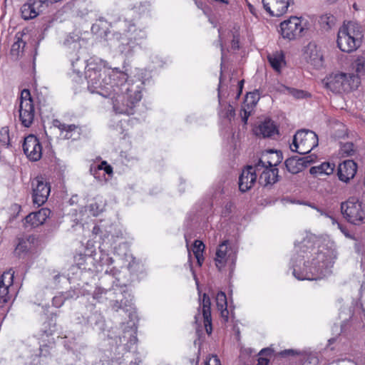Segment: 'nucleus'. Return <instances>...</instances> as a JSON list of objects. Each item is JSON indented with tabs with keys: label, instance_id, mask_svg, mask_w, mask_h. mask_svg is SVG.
<instances>
[{
	"label": "nucleus",
	"instance_id": "1",
	"mask_svg": "<svg viewBox=\"0 0 365 365\" xmlns=\"http://www.w3.org/2000/svg\"><path fill=\"white\" fill-rule=\"evenodd\" d=\"M81 41L83 39L78 34L71 33L67 35L63 41L73 71L79 73L82 69H85L88 91L91 93H97L104 98H110L113 102L115 91H118V76H113V68H107L106 62L101 59L98 61L91 59L86 65V61L81 60L80 55Z\"/></svg>",
	"mask_w": 365,
	"mask_h": 365
},
{
	"label": "nucleus",
	"instance_id": "2",
	"mask_svg": "<svg viewBox=\"0 0 365 365\" xmlns=\"http://www.w3.org/2000/svg\"><path fill=\"white\" fill-rule=\"evenodd\" d=\"M335 255L334 250L319 240L304 238L295 245L291 258L292 274L299 280H318L329 276Z\"/></svg>",
	"mask_w": 365,
	"mask_h": 365
},
{
	"label": "nucleus",
	"instance_id": "3",
	"mask_svg": "<svg viewBox=\"0 0 365 365\" xmlns=\"http://www.w3.org/2000/svg\"><path fill=\"white\" fill-rule=\"evenodd\" d=\"M118 271L112 268L110 271L106 270L104 275L101 277L103 282L106 280H110L112 287L109 288L98 287L96 288L93 298L98 302H102L103 299H109L112 302V309L118 312L123 309L128 313V317L131 318L135 313V308L133 305V296L128 291L125 284L119 285L115 284V275Z\"/></svg>",
	"mask_w": 365,
	"mask_h": 365
},
{
	"label": "nucleus",
	"instance_id": "4",
	"mask_svg": "<svg viewBox=\"0 0 365 365\" xmlns=\"http://www.w3.org/2000/svg\"><path fill=\"white\" fill-rule=\"evenodd\" d=\"M118 76V91H115V97L112 105L115 113L131 115L133 108L142 98L143 81L140 78L128 81V75L118 68L113 69V76Z\"/></svg>",
	"mask_w": 365,
	"mask_h": 365
},
{
	"label": "nucleus",
	"instance_id": "5",
	"mask_svg": "<svg viewBox=\"0 0 365 365\" xmlns=\"http://www.w3.org/2000/svg\"><path fill=\"white\" fill-rule=\"evenodd\" d=\"M341 212L344 218L351 224L359 225L365 223V202L356 197H349L341 202Z\"/></svg>",
	"mask_w": 365,
	"mask_h": 365
},
{
	"label": "nucleus",
	"instance_id": "6",
	"mask_svg": "<svg viewBox=\"0 0 365 365\" xmlns=\"http://www.w3.org/2000/svg\"><path fill=\"white\" fill-rule=\"evenodd\" d=\"M360 38V32L355 31V24L349 22L347 25L343 26L338 32L337 46L343 52H351L359 46Z\"/></svg>",
	"mask_w": 365,
	"mask_h": 365
},
{
	"label": "nucleus",
	"instance_id": "7",
	"mask_svg": "<svg viewBox=\"0 0 365 365\" xmlns=\"http://www.w3.org/2000/svg\"><path fill=\"white\" fill-rule=\"evenodd\" d=\"M318 136L314 132L302 129L298 130L293 136L290 148L293 152L305 155L310 153L318 145Z\"/></svg>",
	"mask_w": 365,
	"mask_h": 365
},
{
	"label": "nucleus",
	"instance_id": "8",
	"mask_svg": "<svg viewBox=\"0 0 365 365\" xmlns=\"http://www.w3.org/2000/svg\"><path fill=\"white\" fill-rule=\"evenodd\" d=\"M19 101V120L23 126L29 128L34 123L36 112L34 100L29 89L24 88L21 91Z\"/></svg>",
	"mask_w": 365,
	"mask_h": 365
},
{
	"label": "nucleus",
	"instance_id": "9",
	"mask_svg": "<svg viewBox=\"0 0 365 365\" xmlns=\"http://www.w3.org/2000/svg\"><path fill=\"white\" fill-rule=\"evenodd\" d=\"M111 46L116 47L121 53L125 56L132 55L134 48L140 43L133 40V37L122 34L119 32H113L111 37L107 38Z\"/></svg>",
	"mask_w": 365,
	"mask_h": 365
},
{
	"label": "nucleus",
	"instance_id": "10",
	"mask_svg": "<svg viewBox=\"0 0 365 365\" xmlns=\"http://www.w3.org/2000/svg\"><path fill=\"white\" fill-rule=\"evenodd\" d=\"M31 186L34 203L38 206L42 205L46 202L50 194V184L42 176H38L32 181Z\"/></svg>",
	"mask_w": 365,
	"mask_h": 365
},
{
	"label": "nucleus",
	"instance_id": "11",
	"mask_svg": "<svg viewBox=\"0 0 365 365\" xmlns=\"http://www.w3.org/2000/svg\"><path fill=\"white\" fill-rule=\"evenodd\" d=\"M280 30L283 38L293 40L301 36L304 27L300 18L291 16L280 24Z\"/></svg>",
	"mask_w": 365,
	"mask_h": 365
},
{
	"label": "nucleus",
	"instance_id": "12",
	"mask_svg": "<svg viewBox=\"0 0 365 365\" xmlns=\"http://www.w3.org/2000/svg\"><path fill=\"white\" fill-rule=\"evenodd\" d=\"M200 306L198 312L195 316V322L198 324L199 319L200 317V311L202 312L204 326L205 331L208 335H210L212 331V317H211V301L210 298L206 293H204L202 298L199 297Z\"/></svg>",
	"mask_w": 365,
	"mask_h": 365
},
{
	"label": "nucleus",
	"instance_id": "13",
	"mask_svg": "<svg viewBox=\"0 0 365 365\" xmlns=\"http://www.w3.org/2000/svg\"><path fill=\"white\" fill-rule=\"evenodd\" d=\"M23 150L27 158L31 161H38L42 156V146L37 137L33 134L24 138Z\"/></svg>",
	"mask_w": 365,
	"mask_h": 365
},
{
	"label": "nucleus",
	"instance_id": "14",
	"mask_svg": "<svg viewBox=\"0 0 365 365\" xmlns=\"http://www.w3.org/2000/svg\"><path fill=\"white\" fill-rule=\"evenodd\" d=\"M315 159L316 155H314L304 157L294 155L285 160L284 165L288 172L292 174H297L313 163Z\"/></svg>",
	"mask_w": 365,
	"mask_h": 365
},
{
	"label": "nucleus",
	"instance_id": "15",
	"mask_svg": "<svg viewBox=\"0 0 365 365\" xmlns=\"http://www.w3.org/2000/svg\"><path fill=\"white\" fill-rule=\"evenodd\" d=\"M36 239L34 235H29L17 239L14 255L19 259L28 257L35 250Z\"/></svg>",
	"mask_w": 365,
	"mask_h": 365
},
{
	"label": "nucleus",
	"instance_id": "16",
	"mask_svg": "<svg viewBox=\"0 0 365 365\" xmlns=\"http://www.w3.org/2000/svg\"><path fill=\"white\" fill-rule=\"evenodd\" d=\"M263 8L270 16H283L293 0H262Z\"/></svg>",
	"mask_w": 365,
	"mask_h": 365
},
{
	"label": "nucleus",
	"instance_id": "17",
	"mask_svg": "<svg viewBox=\"0 0 365 365\" xmlns=\"http://www.w3.org/2000/svg\"><path fill=\"white\" fill-rule=\"evenodd\" d=\"M14 277V271L13 269H9L8 271L4 272L0 278V307L7 303L11 296L9 294V289L13 286Z\"/></svg>",
	"mask_w": 365,
	"mask_h": 365
},
{
	"label": "nucleus",
	"instance_id": "18",
	"mask_svg": "<svg viewBox=\"0 0 365 365\" xmlns=\"http://www.w3.org/2000/svg\"><path fill=\"white\" fill-rule=\"evenodd\" d=\"M137 328L133 322H130L123 328V334L118 336L119 346H123V349L129 352L132 345L137 343Z\"/></svg>",
	"mask_w": 365,
	"mask_h": 365
},
{
	"label": "nucleus",
	"instance_id": "19",
	"mask_svg": "<svg viewBox=\"0 0 365 365\" xmlns=\"http://www.w3.org/2000/svg\"><path fill=\"white\" fill-rule=\"evenodd\" d=\"M257 178L256 170L253 168V165H247L242 170L239 177V190L242 192H245L250 190L255 184Z\"/></svg>",
	"mask_w": 365,
	"mask_h": 365
},
{
	"label": "nucleus",
	"instance_id": "20",
	"mask_svg": "<svg viewBox=\"0 0 365 365\" xmlns=\"http://www.w3.org/2000/svg\"><path fill=\"white\" fill-rule=\"evenodd\" d=\"M356 170V163L352 160H346L339 165L337 175L341 181L348 182L355 176Z\"/></svg>",
	"mask_w": 365,
	"mask_h": 365
},
{
	"label": "nucleus",
	"instance_id": "21",
	"mask_svg": "<svg viewBox=\"0 0 365 365\" xmlns=\"http://www.w3.org/2000/svg\"><path fill=\"white\" fill-rule=\"evenodd\" d=\"M51 213V210L48 208H41L37 212L29 214L24 218V224L26 226L30 225L31 227H36L44 223L46 219Z\"/></svg>",
	"mask_w": 365,
	"mask_h": 365
},
{
	"label": "nucleus",
	"instance_id": "22",
	"mask_svg": "<svg viewBox=\"0 0 365 365\" xmlns=\"http://www.w3.org/2000/svg\"><path fill=\"white\" fill-rule=\"evenodd\" d=\"M78 322L83 324H90L93 328L100 331L104 330L105 320L102 314L97 311L92 312L90 315L82 314L81 318L78 317Z\"/></svg>",
	"mask_w": 365,
	"mask_h": 365
},
{
	"label": "nucleus",
	"instance_id": "23",
	"mask_svg": "<svg viewBox=\"0 0 365 365\" xmlns=\"http://www.w3.org/2000/svg\"><path fill=\"white\" fill-rule=\"evenodd\" d=\"M278 168H264L259 175L258 182L263 187L272 186L279 181Z\"/></svg>",
	"mask_w": 365,
	"mask_h": 365
},
{
	"label": "nucleus",
	"instance_id": "24",
	"mask_svg": "<svg viewBox=\"0 0 365 365\" xmlns=\"http://www.w3.org/2000/svg\"><path fill=\"white\" fill-rule=\"evenodd\" d=\"M229 241H223L218 247L216 251V257L215 258L216 266L220 269L225 265L226 261L235 254L232 250L228 247Z\"/></svg>",
	"mask_w": 365,
	"mask_h": 365
},
{
	"label": "nucleus",
	"instance_id": "25",
	"mask_svg": "<svg viewBox=\"0 0 365 365\" xmlns=\"http://www.w3.org/2000/svg\"><path fill=\"white\" fill-rule=\"evenodd\" d=\"M341 93H349L356 89L360 84L358 76L353 73H342Z\"/></svg>",
	"mask_w": 365,
	"mask_h": 365
},
{
	"label": "nucleus",
	"instance_id": "26",
	"mask_svg": "<svg viewBox=\"0 0 365 365\" xmlns=\"http://www.w3.org/2000/svg\"><path fill=\"white\" fill-rule=\"evenodd\" d=\"M279 134L277 126L271 119H265L258 127L257 135L263 138H272L274 135Z\"/></svg>",
	"mask_w": 365,
	"mask_h": 365
},
{
	"label": "nucleus",
	"instance_id": "27",
	"mask_svg": "<svg viewBox=\"0 0 365 365\" xmlns=\"http://www.w3.org/2000/svg\"><path fill=\"white\" fill-rule=\"evenodd\" d=\"M342 73L332 74L327 78L326 87L333 93H341Z\"/></svg>",
	"mask_w": 365,
	"mask_h": 365
},
{
	"label": "nucleus",
	"instance_id": "28",
	"mask_svg": "<svg viewBox=\"0 0 365 365\" xmlns=\"http://www.w3.org/2000/svg\"><path fill=\"white\" fill-rule=\"evenodd\" d=\"M125 26L127 27L125 31L129 33V36L133 37V40L135 42H139L142 39H145L147 37L146 32L143 29H136L135 25L130 21H124Z\"/></svg>",
	"mask_w": 365,
	"mask_h": 365
},
{
	"label": "nucleus",
	"instance_id": "29",
	"mask_svg": "<svg viewBox=\"0 0 365 365\" xmlns=\"http://www.w3.org/2000/svg\"><path fill=\"white\" fill-rule=\"evenodd\" d=\"M335 165L327 162L322 163L318 166H313L309 169V173L314 176L317 175H331L334 170Z\"/></svg>",
	"mask_w": 365,
	"mask_h": 365
},
{
	"label": "nucleus",
	"instance_id": "30",
	"mask_svg": "<svg viewBox=\"0 0 365 365\" xmlns=\"http://www.w3.org/2000/svg\"><path fill=\"white\" fill-rule=\"evenodd\" d=\"M307 53L309 55V61L314 66H320L322 64L323 56L318 52L315 45L309 43Z\"/></svg>",
	"mask_w": 365,
	"mask_h": 365
},
{
	"label": "nucleus",
	"instance_id": "31",
	"mask_svg": "<svg viewBox=\"0 0 365 365\" xmlns=\"http://www.w3.org/2000/svg\"><path fill=\"white\" fill-rule=\"evenodd\" d=\"M267 59L272 68L278 73L281 71L282 65L285 64L284 56L282 52L269 54Z\"/></svg>",
	"mask_w": 365,
	"mask_h": 365
},
{
	"label": "nucleus",
	"instance_id": "32",
	"mask_svg": "<svg viewBox=\"0 0 365 365\" xmlns=\"http://www.w3.org/2000/svg\"><path fill=\"white\" fill-rule=\"evenodd\" d=\"M216 303L218 309L221 311V315L222 317H225V320H228V310H227V297L225 292H219L216 296Z\"/></svg>",
	"mask_w": 365,
	"mask_h": 365
},
{
	"label": "nucleus",
	"instance_id": "33",
	"mask_svg": "<svg viewBox=\"0 0 365 365\" xmlns=\"http://www.w3.org/2000/svg\"><path fill=\"white\" fill-rule=\"evenodd\" d=\"M23 34L17 33L15 35L16 41L12 44L10 51L11 55L18 58L21 53H23L24 48L26 46V42L21 38Z\"/></svg>",
	"mask_w": 365,
	"mask_h": 365
},
{
	"label": "nucleus",
	"instance_id": "34",
	"mask_svg": "<svg viewBox=\"0 0 365 365\" xmlns=\"http://www.w3.org/2000/svg\"><path fill=\"white\" fill-rule=\"evenodd\" d=\"M21 17L24 20H31L39 15L34 7L28 1L21 8Z\"/></svg>",
	"mask_w": 365,
	"mask_h": 365
},
{
	"label": "nucleus",
	"instance_id": "35",
	"mask_svg": "<svg viewBox=\"0 0 365 365\" xmlns=\"http://www.w3.org/2000/svg\"><path fill=\"white\" fill-rule=\"evenodd\" d=\"M68 353L71 351L76 356V359L80 360L81 356L85 354L86 345L83 342L73 341L68 346Z\"/></svg>",
	"mask_w": 365,
	"mask_h": 365
},
{
	"label": "nucleus",
	"instance_id": "36",
	"mask_svg": "<svg viewBox=\"0 0 365 365\" xmlns=\"http://www.w3.org/2000/svg\"><path fill=\"white\" fill-rule=\"evenodd\" d=\"M205 247V246L202 241L197 240L194 242L192 251L199 267H201L204 262L203 251Z\"/></svg>",
	"mask_w": 365,
	"mask_h": 365
},
{
	"label": "nucleus",
	"instance_id": "37",
	"mask_svg": "<svg viewBox=\"0 0 365 365\" xmlns=\"http://www.w3.org/2000/svg\"><path fill=\"white\" fill-rule=\"evenodd\" d=\"M283 160V154L281 150H271L267 160L269 168H275Z\"/></svg>",
	"mask_w": 365,
	"mask_h": 365
},
{
	"label": "nucleus",
	"instance_id": "38",
	"mask_svg": "<svg viewBox=\"0 0 365 365\" xmlns=\"http://www.w3.org/2000/svg\"><path fill=\"white\" fill-rule=\"evenodd\" d=\"M356 153L355 145L351 142L341 143L339 154L341 157L346 158L352 156Z\"/></svg>",
	"mask_w": 365,
	"mask_h": 365
},
{
	"label": "nucleus",
	"instance_id": "39",
	"mask_svg": "<svg viewBox=\"0 0 365 365\" xmlns=\"http://www.w3.org/2000/svg\"><path fill=\"white\" fill-rule=\"evenodd\" d=\"M259 100V95L258 91L251 92L247 94L245 107L247 106L248 108H252L257 103Z\"/></svg>",
	"mask_w": 365,
	"mask_h": 365
},
{
	"label": "nucleus",
	"instance_id": "40",
	"mask_svg": "<svg viewBox=\"0 0 365 365\" xmlns=\"http://www.w3.org/2000/svg\"><path fill=\"white\" fill-rule=\"evenodd\" d=\"M336 23V18L331 14H326L320 17V24L323 27L331 28Z\"/></svg>",
	"mask_w": 365,
	"mask_h": 365
},
{
	"label": "nucleus",
	"instance_id": "41",
	"mask_svg": "<svg viewBox=\"0 0 365 365\" xmlns=\"http://www.w3.org/2000/svg\"><path fill=\"white\" fill-rule=\"evenodd\" d=\"M56 323H52V319L49 322H44L41 329L42 332L41 336L46 335L48 336L52 335L56 329Z\"/></svg>",
	"mask_w": 365,
	"mask_h": 365
},
{
	"label": "nucleus",
	"instance_id": "42",
	"mask_svg": "<svg viewBox=\"0 0 365 365\" xmlns=\"http://www.w3.org/2000/svg\"><path fill=\"white\" fill-rule=\"evenodd\" d=\"M220 115L225 118H227L230 120L232 118H233L235 115V110L232 105L228 104L224 110L220 111Z\"/></svg>",
	"mask_w": 365,
	"mask_h": 365
},
{
	"label": "nucleus",
	"instance_id": "43",
	"mask_svg": "<svg viewBox=\"0 0 365 365\" xmlns=\"http://www.w3.org/2000/svg\"><path fill=\"white\" fill-rule=\"evenodd\" d=\"M309 205L315 209L318 212L320 213L321 215H324L327 217H329L331 220V222L333 225H335V222H336V220L331 215V212H329V211H327L326 210H324L321 207H317L316 205H314V204H311L309 203Z\"/></svg>",
	"mask_w": 365,
	"mask_h": 365
},
{
	"label": "nucleus",
	"instance_id": "44",
	"mask_svg": "<svg viewBox=\"0 0 365 365\" xmlns=\"http://www.w3.org/2000/svg\"><path fill=\"white\" fill-rule=\"evenodd\" d=\"M0 143L4 145L9 144V128L7 127H4L0 130Z\"/></svg>",
	"mask_w": 365,
	"mask_h": 365
},
{
	"label": "nucleus",
	"instance_id": "45",
	"mask_svg": "<svg viewBox=\"0 0 365 365\" xmlns=\"http://www.w3.org/2000/svg\"><path fill=\"white\" fill-rule=\"evenodd\" d=\"M66 297H64L63 298L61 296H56L52 299V304L56 307H61L64 303V299L68 298V297H73V295L71 294V292L68 293H66Z\"/></svg>",
	"mask_w": 365,
	"mask_h": 365
},
{
	"label": "nucleus",
	"instance_id": "46",
	"mask_svg": "<svg viewBox=\"0 0 365 365\" xmlns=\"http://www.w3.org/2000/svg\"><path fill=\"white\" fill-rule=\"evenodd\" d=\"M355 67L357 73L365 71V58L363 56L358 57L355 61Z\"/></svg>",
	"mask_w": 365,
	"mask_h": 365
},
{
	"label": "nucleus",
	"instance_id": "47",
	"mask_svg": "<svg viewBox=\"0 0 365 365\" xmlns=\"http://www.w3.org/2000/svg\"><path fill=\"white\" fill-rule=\"evenodd\" d=\"M269 168L267 161H264L259 159L258 162L253 166V168L256 170V173L258 175L262 169Z\"/></svg>",
	"mask_w": 365,
	"mask_h": 365
},
{
	"label": "nucleus",
	"instance_id": "48",
	"mask_svg": "<svg viewBox=\"0 0 365 365\" xmlns=\"http://www.w3.org/2000/svg\"><path fill=\"white\" fill-rule=\"evenodd\" d=\"M222 80H223V75H222V62L221 63L220 76V78H219V85H218V88H217V91H218L217 97H218V101H219L220 106H222L221 88H222Z\"/></svg>",
	"mask_w": 365,
	"mask_h": 365
},
{
	"label": "nucleus",
	"instance_id": "49",
	"mask_svg": "<svg viewBox=\"0 0 365 365\" xmlns=\"http://www.w3.org/2000/svg\"><path fill=\"white\" fill-rule=\"evenodd\" d=\"M99 260L102 265H104V264L110 265V264H112L113 262V258L109 257L106 254H102L101 256L100 257Z\"/></svg>",
	"mask_w": 365,
	"mask_h": 365
},
{
	"label": "nucleus",
	"instance_id": "50",
	"mask_svg": "<svg viewBox=\"0 0 365 365\" xmlns=\"http://www.w3.org/2000/svg\"><path fill=\"white\" fill-rule=\"evenodd\" d=\"M98 170H103L106 174H111L113 173V168L110 165H108L106 161L102 162L98 165Z\"/></svg>",
	"mask_w": 365,
	"mask_h": 365
},
{
	"label": "nucleus",
	"instance_id": "51",
	"mask_svg": "<svg viewBox=\"0 0 365 365\" xmlns=\"http://www.w3.org/2000/svg\"><path fill=\"white\" fill-rule=\"evenodd\" d=\"M251 112L248 111L245 107L244 106L243 108L240 110V116L242 118V122L246 124L247 123L248 118L250 115Z\"/></svg>",
	"mask_w": 365,
	"mask_h": 365
},
{
	"label": "nucleus",
	"instance_id": "52",
	"mask_svg": "<svg viewBox=\"0 0 365 365\" xmlns=\"http://www.w3.org/2000/svg\"><path fill=\"white\" fill-rule=\"evenodd\" d=\"M103 209L99 207L96 202L91 203L90 205V211L95 216L98 215L101 212H102Z\"/></svg>",
	"mask_w": 365,
	"mask_h": 365
},
{
	"label": "nucleus",
	"instance_id": "53",
	"mask_svg": "<svg viewBox=\"0 0 365 365\" xmlns=\"http://www.w3.org/2000/svg\"><path fill=\"white\" fill-rule=\"evenodd\" d=\"M318 359L315 356H309L304 360L303 365H317Z\"/></svg>",
	"mask_w": 365,
	"mask_h": 365
},
{
	"label": "nucleus",
	"instance_id": "54",
	"mask_svg": "<svg viewBox=\"0 0 365 365\" xmlns=\"http://www.w3.org/2000/svg\"><path fill=\"white\" fill-rule=\"evenodd\" d=\"M280 356L282 357H287L288 356H294L295 354H298V352L296 350L294 349H285L284 351H282L279 353Z\"/></svg>",
	"mask_w": 365,
	"mask_h": 365
},
{
	"label": "nucleus",
	"instance_id": "55",
	"mask_svg": "<svg viewBox=\"0 0 365 365\" xmlns=\"http://www.w3.org/2000/svg\"><path fill=\"white\" fill-rule=\"evenodd\" d=\"M50 354L49 351V347L47 345H43V346L40 347V352L39 356H47Z\"/></svg>",
	"mask_w": 365,
	"mask_h": 365
},
{
	"label": "nucleus",
	"instance_id": "56",
	"mask_svg": "<svg viewBox=\"0 0 365 365\" xmlns=\"http://www.w3.org/2000/svg\"><path fill=\"white\" fill-rule=\"evenodd\" d=\"M335 225H337L338 228L341 230V232L346 237H350L349 231H348L347 228L346 227V226L341 225V223L338 222L337 221H336V222H335Z\"/></svg>",
	"mask_w": 365,
	"mask_h": 365
},
{
	"label": "nucleus",
	"instance_id": "57",
	"mask_svg": "<svg viewBox=\"0 0 365 365\" xmlns=\"http://www.w3.org/2000/svg\"><path fill=\"white\" fill-rule=\"evenodd\" d=\"M232 48L234 50H238L240 48L239 46V39L236 36H233V39L232 40Z\"/></svg>",
	"mask_w": 365,
	"mask_h": 365
},
{
	"label": "nucleus",
	"instance_id": "58",
	"mask_svg": "<svg viewBox=\"0 0 365 365\" xmlns=\"http://www.w3.org/2000/svg\"><path fill=\"white\" fill-rule=\"evenodd\" d=\"M269 359L264 357H259L257 365H268Z\"/></svg>",
	"mask_w": 365,
	"mask_h": 365
},
{
	"label": "nucleus",
	"instance_id": "59",
	"mask_svg": "<svg viewBox=\"0 0 365 365\" xmlns=\"http://www.w3.org/2000/svg\"><path fill=\"white\" fill-rule=\"evenodd\" d=\"M52 279L54 281L55 283L58 282V279L61 277V274L58 272H56V271H53L52 273Z\"/></svg>",
	"mask_w": 365,
	"mask_h": 365
},
{
	"label": "nucleus",
	"instance_id": "60",
	"mask_svg": "<svg viewBox=\"0 0 365 365\" xmlns=\"http://www.w3.org/2000/svg\"><path fill=\"white\" fill-rule=\"evenodd\" d=\"M244 83H245V81L244 80H241L238 82V90H239V92H238V94H237V97L240 96L242 91V88H243V85H244Z\"/></svg>",
	"mask_w": 365,
	"mask_h": 365
},
{
	"label": "nucleus",
	"instance_id": "61",
	"mask_svg": "<svg viewBox=\"0 0 365 365\" xmlns=\"http://www.w3.org/2000/svg\"><path fill=\"white\" fill-rule=\"evenodd\" d=\"M76 128V126L74 124H70V125H67V124H66V132H67V133L72 132V131H73Z\"/></svg>",
	"mask_w": 365,
	"mask_h": 365
},
{
	"label": "nucleus",
	"instance_id": "62",
	"mask_svg": "<svg viewBox=\"0 0 365 365\" xmlns=\"http://www.w3.org/2000/svg\"><path fill=\"white\" fill-rule=\"evenodd\" d=\"M232 207V204L231 202L227 203L225 207V213H230L231 212Z\"/></svg>",
	"mask_w": 365,
	"mask_h": 365
},
{
	"label": "nucleus",
	"instance_id": "63",
	"mask_svg": "<svg viewBox=\"0 0 365 365\" xmlns=\"http://www.w3.org/2000/svg\"><path fill=\"white\" fill-rule=\"evenodd\" d=\"M267 354H271V349L268 348L262 349L259 353V355H264Z\"/></svg>",
	"mask_w": 365,
	"mask_h": 365
},
{
	"label": "nucleus",
	"instance_id": "64",
	"mask_svg": "<svg viewBox=\"0 0 365 365\" xmlns=\"http://www.w3.org/2000/svg\"><path fill=\"white\" fill-rule=\"evenodd\" d=\"M213 365H221L220 360L217 356H214L212 359Z\"/></svg>",
	"mask_w": 365,
	"mask_h": 365
}]
</instances>
